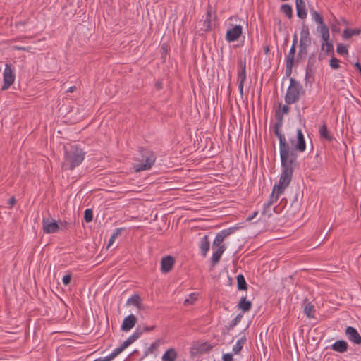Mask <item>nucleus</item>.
<instances>
[{"instance_id": "53", "label": "nucleus", "mask_w": 361, "mask_h": 361, "mask_svg": "<svg viewBox=\"0 0 361 361\" xmlns=\"http://www.w3.org/2000/svg\"><path fill=\"white\" fill-rule=\"evenodd\" d=\"M210 18H211V13L210 11H207V19L205 20V23H207L208 24L210 23Z\"/></svg>"}, {"instance_id": "11", "label": "nucleus", "mask_w": 361, "mask_h": 361, "mask_svg": "<svg viewBox=\"0 0 361 361\" xmlns=\"http://www.w3.org/2000/svg\"><path fill=\"white\" fill-rule=\"evenodd\" d=\"M234 231V228H229L227 229L222 230L221 231L219 232L215 237V239L214 240L212 243V249L214 250L216 247H221L222 245L221 243L224 240V239L230 235L231 233H233Z\"/></svg>"}, {"instance_id": "15", "label": "nucleus", "mask_w": 361, "mask_h": 361, "mask_svg": "<svg viewBox=\"0 0 361 361\" xmlns=\"http://www.w3.org/2000/svg\"><path fill=\"white\" fill-rule=\"evenodd\" d=\"M345 334L351 342L355 344L361 343V336L354 327L348 326L345 329Z\"/></svg>"}, {"instance_id": "1", "label": "nucleus", "mask_w": 361, "mask_h": 361, "mask_svg": "<svg viewBox=\"0 0 361 361\" xmlns=\"http://www.w3.org/2000/svg\"><path fill=\"white\" fill-rule=\"evenodd\" d=\"M281 173L278 184L274 186V189L278 193H283L285 189L289 185L294 169L298 165V154L295 152L281 154Z\"/></svg>"}, {"instance_id": "23", "label": "nucleus", "mask_w": 361, "mask_h": 361, "mask_svg": "<svg viewBox=\"0 0 361 361\" xmlns=\"http://www.w3.org/2000/svg\"><path fill=\"white\" fill-rule=\"evenodd\" d=\"M348 343L343 340H339L336 341L332 345L331 349L338 353H345L348 350Z\"/></svg>"}, {"instance_id": "2", "label": "nucleus", "mask_w": 361, "mask_h": 361, "mask_svg": "<svg viewBox=\"0 0 361 361\" xmlns=\"http://www.w3.org/2000/svg\"><path fill=\"white\" fill-rule=\"evenodd\" d=\"M85 153L77 145L64 147V160L62 164L63 170H73L84 160Z\"/></svg>"}, {"instance_id": "10", "label": "nucleus", "mask_w": 361, "mask_h": 361, "mask_svg": "<svg viewBox=\"0 0 361 361\" xmlns=\"http://www.w3.org/2000/svg\"><path fill=\"white\" fill-rule=\"evenodd\" d=\"M42 229L44 233H55L59 231V226L54 220H51L47 218L42 219Z\"/></svg>"}, {"instance_id": "13", "label": "nucleus", "mask_w": 361, "mask_h": 361, "mask_svg": "<svg viewBox=\"0 0 361 361\" xmlns=\"http://www.w3.org/2000/svg\"><path fill=\"white\" fill-rule=\"evenodd\" d=\"M310 15L312 20L318 24L317 31L322 33L323 28L325 29L326 32L329 30L327 25L324 23L323 17L320 13L314 10H310Z\"/></svg>"}, {"instance_id": "40", "label": "nucleus", "mask_w": 361, "mask_h": 361, "mask_svg": "<svg viewBox=\"0 0 361 361\" xmlns=\"http://www.w3.org/2000/svg\"><path fill=\"white\" fill-rule=\"evenodd\" d=\"M93 212L91 209H87L84 212V219L86 222L89 223L92 221Z\"/></svg>"}, {"instance_id": "17", "label": "nucleus", "mask_w": 361, "mask_h": 361, "mask_svg": "<svg viewBox=\"0 0 361 361\" xmlns=\"http://www.w3.org/2000/svg\"><path fill=\"white\" fill-rule=\"evenodd\" d=\"M281 194L282 193H278V191L273 188L269 200L263 205L262 214L267 213V210L278 200Z\"/></svg>"}, {"instance_id": "18", "label": "nucleus", "mask_w": 361, "mask_h": 361, "mask_svg": "<svg viewBox=\"0 0 361 361\" xmlns=\"http://www.w3.org/2000/svg\"><path fill=\"white\" fill-rule=\"evenodd\" d=\"M295 48L294 44H292L289 53L286 56V74L290 75L291 73L292 67L293 65L294 56L295 54Z\"/></svg>"}, {"instance_id": "41", "label": "nucleus", "mask_w": 361, "mask_h": 361, "mask_svg": "<svg viewBox=\"0 0 361 361\" xmlns=\"http://www.w3.org/2000/svg\"><path fill=\"white\" fill-rule=\"evenodd\" d=\"M339 63H340V61L337 58L332 57L330 59L329 66L332 69L336 70V69L339 68V67H340Z\"/></svg>"}, {"instance_id": "31", "label": "nucleus", "mask_w": 361, "mask_h": 361, "mask_svg": "<svg viewBox=\"0 0 361 361\" xmlns=\"http://www.w3.org/2000/svg\"><path fill=\"white\" fill-rule=\"evenodd\" d=\"M316 62V57L314 54H312L309 56L307 70H306V75L305 79H307L309 76V73L312 71L314 67V63Z\"/></svg>"}, {"instance_id": "35", "label": "nucleus", "mask_w": 361, "mask_h": 361, "mask_svg": "<svg viewBox=\"0 0 361 361\" xmlns=\"http://www.w3.org/2000/svg\"><path fill=\"white\" fill-rule=\"evenodd\" d=\"M142 334V331H140L138 329H136V331L130 336H129L126 340L130 343L131 345L133 343H134Z\"/></svg>"}, {"instance_id": "54", "label": "nucleus", "mask_w": 361, "mask_h": 361, "mask_svg": "<svg viewBox=\"0 0 361 361\" xmlns=\"http://www.w3.org/2000/svg\"><path fill=\"white\" fill-rule=\"evenodd\" d=\"M297 42H298V37H297V35L295 34L293 35V44H294L295 47H296Z\"/></svg>"}, {"instance_id": "37", "label": "nucleus", "mask_w": 361, "mask_h": 361, "mask_svg": "<svg viewBox=\"0 0 361 361\" xmlns=\"http://www.w3.org/2000/svg\"><path fill=\"white\" fill-rule=\"evenodd\" d=\"M142 334V331H140L138 329H136V331L130 336H129L126 340L130 343L131 345L133 343H134Z\"/></svg>"}, {"instance_id": "52", "label": "nucleus", "mask_w": 361, "mask_h": 361, "mask_svg": "<svg viewBox=\"0 0 361 361\" xmlns=\"http://www.w3.org/2000/svg\"><path fill=\"white\" fill-rule=\"evenodd\" d=\"M154 329V326H149V327L145 326V327H144L143 330H141V331L142 332L143 331L147 332V331H150L153 330Z\"/></svg>"}, {"instance_id": "46", "label": "nucleus", "mask_w": 361, "mask_h": 361, "mask_svg": "<svg viewBox=\"0 0 361 361\" xmlns=\"http://www.w3.org/2000/svg\"><path fill=\"white\" fill-rule=\"evenodd\" d=\"M31 47H18L15 46L13 47V49L15 50H21V51H30L31 50Z\"/></svg>"}, {"instance_id": "38", "label": "nucleus", "mask_w": 361, "mask_h": 361, "mask_svg": "<svg viewBox=\"0 0 361 361\" xmlns=\"http://www.w3.org/2000/svg\"><path fill=\"white\" fill-rule=\"evenodd\" d=\"M123 348L121 346H119L118 348L114 349L111 354L107 355L106 357L108 359L111 361L114 360L116 356H118L123 351Z\"/></svg>"}, {"instance_id": "55", "label": "nucleus", "mask_w": 361, "mask_h": 361, "mask_svg": "<svg viewBox=\"0 0 361 361\" xmlns=\"http://www.w3.org/2000/svg\"><path fill=\"white\" fill-rule=\"evenodd\" d=\"M76 90V87L75 86H71L67 90H66V92H73L75 90Z\"/></svg>"}, {"instance_id": "42", "label": "nucleus", "mask_w": 361, "mask_h": 361, "mask_svg": "<svg viewBox=\"0 0 361 361\" xmlns=\"http://www.w3.org/2000/svg\"><path fill=\"white\" fill-rule=\"evenodd\" d=\"M336 51L341 55L348 54V53L347 47L342 44H338Z\"/></svg>"}, {"instance_id": "44", "label": "nucleus", "mask_w": 361, "mask_h": 361, "mask_svg": "<svg viewBox=\"0 0 361 361\" xmlns=\"http://www.w3.org/2000/svg\"><path fill=\"white\" fill-rule=\"evenodd\" d=\"M71 281V274H66V275L63 276V277L62 279L63 283L65 286H68L70 283Z\"/></svg>"}, {"instance_id": "12", "label": "nucleus", "mask_w": 361, "mask_h": 361, "mask_svg": "<svg viewBox=\"0 0 361 361\" xmlns=\"http://www.w3.org/2000/svg\"><path fill=\"white\" fill-rule=\"evenodd\" d=\"M321 34V37L322 39V43L321 45V49L322 51H324L326 54H329L333 52L334 51V46L333 44L329 42V30L326 31L324 28H323V32Z\"/></svg>"}, {"instance_id": "28", "label": "nucleus", "mask_w": 361, "mask_h": 361, "mask_svg": "<svg viewBox=\"0 0 361 361\" xmlns=\"http://www.w3.org/2000/svg\"><path fill=\"white\" fill-rule=\"evenodd\" d=\"M361 33V28L357 29H348L346 28L343 30V37L345 39H348L352 37L353 35H358Z\"/></svg>"}, {"instance_id": "7", "label": "nucleus", "mask_w": 361, "mask_h": 361, "mask_svg": "<svg viewBox=\"0 0 361 361\" xmlns=\"http://www.w3.org/2000/svg\"><path fill=\"white\" fill-rule=\"evenodd\" d=\"M3 76L4 85L1 87V90H6L14 82L16 78L15 68L11 63L5 64Z\"/></svg>"}, {"instance_id": "20", "label": "nucleus", "mask_w": 361, "mask_h": 361, "mask_svg": "<svg viewBox=\"0 0 361 361\" xmlns=\"http://www.w3.org/2000/svg\"><path fill=\"white\" fill-rule=\"evenodd\" d=\"M297 16L301 19L307 18L306 5L304 0H295Z\"/></svg>"}, {"instance_id": "27", "label": "nucleus", "mask_w": 361, "mask_h": 361, "mask_svg": "<svg viewBox=\"0 0 361 361\" xmlns=\"http://www.w3.org/2000/svg\"><path fill=\"white\" fill-rule=\"evenodd\" d=\"M238 308L240 309L243 312H248L252 308V303L250 301L247 300L245 297H243L238 305Z\"/></svg>"}, {"instance_id": "29", "label": "nucleus", "mask_w": 361, "mask_h": 361, "mask_svg": "<svg viewBox=\"0 0 361 361\" xmlns=\"http://www.w3.org/2000/svg\"><path fill=\"white\" fill-rule=\"evenodd\" d=\"M246 341H247V339L245 336L237 341L235 345L233 347V349H232L234 354L238 355L240 353V352L243 349L244 345L245 344Z\"/></svg>"}, {"instance_id": "57", "label": "nucleus", "mask_w": 361, "mask_h": 361, "mask_svg": "<svg viewBox=\"0 0 361 361\" xmlns=\"http://www.w3.org/2000/svg\"><path fill=\"white\" fill-rule=\"evenodd\" d=\"M355 66L358 69L359 72L361 73V65L360 64V63H355Z\"/></svg>"}, {"instance_id": "59", "label": "nucleus", "mask_w": 361, "mask_h": 361, "mask_svg": "<svg viewBox=\"0 0 361 361\" xmlns=\"http://www.w3.org/2000/svg\"><path fill=\"white\" fill-rule=\"evenodd\" d=\"M24 25V23H23L18 22V23H17V24H16V27H19V26H20V25Z\"/></svg>"}, {"instance_id": "14", "label": "nucleus", "mask_w": 361, "mask_h": 361, "mask_svg": "<svg viewBox=\"0 0 361 361\" xmlns=\"http://www.w3.org/2000/svg\"><path fill=\"white\" fill-rule=\"evenodd\" d=\"M293 149V147H291ZM306 149V143L305 140V137L301 129L297 130V143L295 145L293 149L295 152L297 154L296 151L300 152H303Z\"/></svg>"}, {"instance_id": "9", "label": "nucleus", "mask_w": 361, "mask_h": 361, "mask_svg": "<svg viewBox=\"0 0 361 361\" xmlns=\"http://www.w3.org/2000/svg\"><path fill=\"white\" fill-rule=\"evenodd\" d=\"M243 33V27L240 25H231L228 27L226 33V40L228 42H233L239 39Z\"/></svg>"}, {"instance_id": "22", "label": "nucleus", "mask_w": 361, "mask_h": 361, "mask_svg": "<svg viewBox=\"0 0 361 361\" xmlns=\"http://www.w3.org/2000/svg\"><path fill=\"white\" fill-rule=\"evenodd\" d=\"M210 243L207 235H204L201 238L199 243V247L200 250L201 255L203 257H206L209 250Z\"/></svg>"}, {"instance_id": "26", "label": "nucleus", "mask_w": 361, "mask_h": 361, "mask_svg": "<svg viewBox=\"0 0 361 361\" xmlns=\"http://www.w3.org/2000/svg\"><path fill=\"white\" fill-rule=\"evenodd\" d=\"M319 133L320 137L322 139H324L326 141L331 142L333 140L334 137L330 133V132L328 130L327 126L326 123H324L319 129Z\"/></svg>"}, {"instance_id": "33", "label": "nucleus", "mask_w": 361, "mask_h": 361, "mask_svg": "<svg viewBox=\"0 0 361 361\" xmlns=\"http://www.w3.org/2000/svg\"><path fill=\"white\" fill-rule=\"evenodd\" d=\"M281 11L289 19H290L293 17V8L289 4H283L281 6Z\"/></svg>"}, {"instance_id": "21", "label": "nucleus", "mask_w": 361, "mask_h": 361, "mask_svg": "<svg viewBox=\"0 0 361 361\" xmlns=\"http://www.w3.org/2000/svg\"><path fill=\"white\" fill-rule=\"evenodd\" d=\"M225 245H221V247H216L214 250L213 255L211 258V264L212 267H214L220 260L222 254L226 250Z\"/></svg>"}, {"instance_id": "47", "label": "nucleus", "mask_w": 361, "mask_h": 361, "mask_svg": "<svg viewBox=\"0 0 361 361\" xmlns=\"http://www.w3.org/2000/svg\"><path fill=\"white\" fill-rule=\"evenodd\" d=\"M16 198L14 196L11 197L8 200V207H13L16 204Z\"/></svg>"}, {"instance_id": "24", "label": "nucleus", "mask_w": 361, "mask_h": 361, "mask_svg": "<svg viewBox=\"0 0 361 361\" xmlns=\"http://www.w3.org/2000/svg\"><path fill=\"white\" fill-rule=\"evenodd\" d=\"M303 312L307 317L313 319L315 317V308L314 306L307 300H305L303 303Z\"/></svg>"}, {"instance_id": "51", "label": "nucleus", "mask_w": 361, "mask_h": 361, "mask_svg": "<svg viewBox=\"0 0 361 361\" xmlns=\"http://www.w3.org/2000/svg\"><path fill=\"white\" fill-rule=\"evenodd\" d=\"M157 346H158L157 343L154 342V343L151 344V345H150V347L149 348V350L152 352L154 350V349L156 348Z\"/></svg>"}, {"instance_id": "32", "label": "nucleus", "mask_w": 361, "mask_h": 361, "mask_svg": "<svg viewBox=\"0 0 361 361\" xmlns=\"http://www.w3.org/2000/svg\"><path fill=\"white\" fill-rule=\"evenodd\" d=\"M238 288L240 290H245L247 288V283L244 276L242 274L237 276Z\"/></svg>"}, {"instance_id": "5", "label": "nucleus", "mask_w": 361, "mask_h": 361, "mask_svg": "<svg viewBox=\"0 0 361 361\" xmlns=\"http://www.w3.org/2000/svg\"><path fill=\"white\" fill-rule=\"evenodd\" d=\"M310 44L311 39L310 37L309 27L307 25L302 24L300 31V39L298 56L300 58H305L307 54V48Z\"/></svg>"}, {"instance_id": "4", "label": "nucleus", "mask_w": 361, "mask_h": 361, "mask_svg": "<svg viewBox=\"0 0 361 361\" xmlns=\"http://www.w3.org/2000/svg\"><path fill=\"white\" fill-rule=\"evenodd\" d=\"M142 159L140 163L135 165L134 169L135 171H142L149 170L154 165L156 156L150 150L142 149L140 151Z\"/></svg>"}, {"instance_id": "8", "label": "nucleus", "mask_w": 361, "mask_h": 361, "mask_svg": "<svg viewBox=\"0 0 361 361\" xmlns=\"http://www.w3.org/2000/svg\"><path fill=\"white\" fill-rule=\"evenodd\" d=\"M246 78V63L245 61L243 62L240 61L239 62V68L238 70L237 82L238 84V90L241 97L243 96V87Z\"/></svg>"}, {"instance_id": "25", "label": "nucleus", "mask_w": 361, "mask_h": 361, "mask_svg": "<svg viewBox=\"0 0 361 361\" xmlns=\"http://www.w3.org/2000/svg\"><path fill=\"white\" fill-rule=\"evenodd\" d=\"M178 353L173 348H169L162 355V361H176Z\"/></svg>"}, {"instance_id": "58", "label": "nucleus", "mask_w": 361, "mask_h": 361, "mask_svg": "<svg viewBox=\"0 0 361 361\" xmlns=\"http://www.w3.org/2000/svg\"><path fill=\"white\" fill-rule=\"evenodd\" d=\"M276 118H277L278 119H279V120H281V121L282 120V116H281L279 113H276Z\"/></svg>"}, {"instance_id": "19", "label": "nucleus", "mask_w": 361, "mask_h": 361, "mask_svg": "<svg viewBox=\"0 0 361 361\" xmlns=\"http://www.w3.org/2000/svg\"><path fill=\"white\" fill-rule=\"evenodd\" d=\"M137 322V319L135 315L130 314L126 317L122 323L121 329L123 331H128L134 327Z\"/></svg>"}, {"instance_id": "45", "label": "nucleus", "mask_w": 361, "mask_h": 361, "mask_svg": "<svg viewBox=\"0 0 361 361\" xmlns=\"http://www.w3.org/2000/svg\"><path fill=\"white\" fill-rule=\"evenodd\" d=\"M222 360L223 361H233V355L231 353L224 354L222 357Z\"/></svg>"}, {"instance_id": "30", "label": "nucleus", "mask_w": 361, "mask_h": 361, "mask_svg": "<svg viewBox=\"0 0 361 361\" xmlns=\"http://www.w3.org/2000/svg\"><path fill=\"white\" fill-rule=\"evenodd\" d=\"M127 305H132L137 307L138 309H141L142 302L140 297L138 295H133L127 300Z\"/></svg>"}, {"instance_id": "6", "label": "nucleus", "mask_w": 361, "mask_h": 361, "mask_svg": "<svg viewBox=\"0 0 361 361\" xmlns=\"http://www.w3.org/2000/svg\"><path fill=\"white\" fill-rule=\"evenodd\" d=\"M281 122L276 123L274 128V131L279 140V151L280 155L295 152V150L291 148L289 143L286 141V137L281 133L280 128Z\"/></svg>"}, {"instance_id": "3", "label": "nucleus", "mask_w": 361, "mask_h": 361, "mask_svg": "<svg viewBox=\"0 0 361 361\" xmlns=\"http://www.w3.org/2000/svg\"><path fill=\"white\" fill-rule=\"evenodd\" d=\"M305 94L301 84L291 78L290 79V85L288 86L286 94L285 95V102L287 104H293L298 102L302 95Z\"/></svg>"}, {"instance_id": "48", "label": "nucleus", "mask_w": 361, "mask_h": 361, "mask_svg": "<svg viewBox=\"0 0 361 361\" xmlns=\"http://www.w3.org/2000/svg\"><path fill=\"white\" fill-rule=\"evenodd\" d=\"M258 214V212L257 211H255L253 212L250 215H249L247 217V221H252V219H254Z\"/></svg>"}, {"instance_id": "56", "label": "nucleus", "mask_w": 361, "mask_h": 361, "mask_svg": "<svg viewBox=\"0 0 361 361\" xmlns=\"http://www.w3.org/2000/svg\"><path fill=\"white\" fill-rule=\"evenodd\" d=\"M94 361H110L108 357L106 356L104 357H100V358H98V359H96Z\"/></svg>"}, {"instance_id": "16", "label": "nucleus", "mask_w": 361, "mask_h": 361, "mask_svg": "<svg viewBox=\"0 0 361 361\" xmlns=\"http://www.w3.org/2000/svg\"><path fill=\"white\" fill-rule=\"evenodd\" d=\"M175 263L174 259L171 256H166L161 261V271L163 273L169 272L173 268Z\"/></svg>"}, {"instance_id": "43", "label": "nucleus", "mask_w": 361, "mask_h": 361, "mask_svg": "<svg viewBox=\"0 0 361 361\" xmlns=\"http://www.w3.org/2000/svg\"><path fill=\"white\" fill-rule=\"evenodd\" d=\"M242 317H243V315H242V314H238V315H237V316H236V317H235L232 320V322H231V327H233V326H236V325H237V324L240 322V320H241Z\"/></svg>"}, {"instance_id": "36", "label": "nucleus", "mask_w": 361, "mask_h": 361, "mask_svg": "<svg viewBox=\"0 0 361 361\" xmlns=\"http://www.w3.org/2000/svg\"><path fill=\"white\" fill-rule=\"evenodd\" d=\"M142 334V331H140L138 329H136V331L130 336H129L126 340L130 343L131 345L133 343H134Z\"/></svg>"}, {"instance_id": "49", "label": "nucleus", "mask_w": 361, "mask_h": 361, "mask_svg": "<svg viewBox=\"0 0 361 361\" xmlns=\"http://www.w3.org/2000/svg\"><path fill=\"white\" fill-rule=\"evenodd\" d=\"M289 104H286V105H283L281 108V111H282V114H287L289 111H290V108L288 106Z\"/></svg>"}, {"instance_id": "34", "label": "nucleus", "mask_w": 361, "mask_h": 361, "mask_svg": "<svg viewBox=\"0 0 361 361\" xmlns=\"http://www.w3.org/2000/svg\"><path fill=\"white\" fill-rule=\"evenodd\" d=\"M122 229L123 228H116V231L112 233V235L109 240V243L107 245V248H109L110 246L112 245V244L114 243L116 238H117L118 236L121 234Z\"/></svg>"}, {"instance_id": "39", "label": "nucleus", "mask_w": 361, "mask_h": 361, "mask_svg": "<svg viewBox=\"0 0 361 361\" xmlns=\"http://www.w3.org/2000/svg\"><path fill=\"white\" fill-rule=\"evenodd\" d=\"M197 298V293H190L189 295H188V298H186L185 300H184V305L185 306H188V305H190L191 304L193 303V302L195 300H196Z\"/></svg>"}, {"instance_id": "50", "label": "nucleus", "mask_w": 361, "mask_h": 361, "mask_svg": "<svg viewBox=\"0 0 361 361\" xmlns=\"http://www.w3.org/2000/svg\"><path fill=\"white\" fill-rule=\"evenodd\" d=\"M130 343L126 340L122 344H121V347L123 348V350H125L126 348H128L129 345H130Z\"/></svg>"}]
</instances>
